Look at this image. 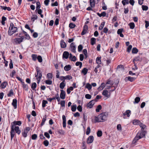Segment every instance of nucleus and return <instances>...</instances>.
<instances>
[{
    "label": "nucleus",
    "mask_w": 149,
    "mask_h": 149,
    "mask_svg": "<svg viewBox=\"0 0 149 149\" xmlns=\"http://www.w3.org/2000/svg\"><path fill=\"white\" fill-rule=\"evenodd\" d=\"M15 132L19 134V121H15L11 123L10 134L11 140L14 136Z\"/></svg>",
    "instance_id": "nucleus-1"
},
{
    "label": "nucleus",
    "mask_w": 149,
    "mask_h": 149,
    "mask_svg": "<svg viewBox=\"0 0 149 149\" xmlns=\"http://www.w3.org/2000/svg\"><path fill=\"white\" fill-rule=\"evenodd\" d=\"M108 115L107 112H104L100 114L97 117L95 116L94 117L95 122H103L106 121Z\"/></svg>",
    "instance_id": "nucleus-2"
},
{
    "label": "nucleus",
    "mask_w": 149,
    "mask_h": 149,
    "mask_svg": "<svg viewBox=\"0 0 149 149\" xmlns=\"http://www.w3.org/2000/svg\"><path fill=\"white\" fill-rule=\"evenodd\" d=\"M17 30V28L12 23L10 24V26L9 28L8 34L9 36H11L15 33Z\"/></svg>",
    "instance_id": "nucleus-3"
},
{
    "label": "nucleus",
    "mask_w": 149,
    "mask_h": 149,
    "mask_svg": "<svg viewBox=\"0 0 149 149\" xmlns=\"http://www.w3.org/2000/svg\"><path fill=\"white\" fill-rule=\"evenodd\" d=\"M145 136V134L143 132H141L140 133H138L137 134L136 136L134 137L132 143H134L136 142V141L139 139L144 137Z\"/></svg>",
    "instance_id": "nucleus-4"
},
{
    "label": "nucleus",
    "mask_w": 149,
    "mask_h": 149,
    "mask_svg": "<svg viewBox=\"0 0 149 149\" xmlns=\"http://www.w3.org/2000/svg\"><path fill=\"white\" fill-rule=\"evenodd\" d=\"M70 50L74 53H75L76 52V47L74 42L72 43L70 45Z\"/></svg>",
    "instance_id": "nucleus-5"
},
{
    "label": "nucleus",
    "mask_w": 149,
    "mask_h": 149,
    "mask_svg": "<svg viewBox=\"0 0 149 149\" xmlns=\"http://www.w3.org/2000/svg\"><path fill=\"white\" fill-rule=\"evenodd\" d=\"M36 71L37 74H36L35 77H39L40 78H41L42 76V72L40 70H39L38 67L36 68Z\"/></svg>",
    "instance_id": "nucleus-6"
},
{
    "label": "nucleus",
    "mask_w": 149,
    "mask_h": 149,
    "mask_svg": "<svg viewBox=\"0 0 149 149\" xmlns=\"http://www.w3.org/2000/svg\"><path fill=\"white\" fill-rule=\"evenodd\" d=\"M19 81H20L22 83V87L25 91H28V86L27 85L25 84H24V81H22V79L20 78L19 77Z\"/></svg>",
    "instance_id": "nucleus-7"
},
{
    "label": "nucleus",
    "mask_w": 149,
    "mask_h": 149,
    "mask_svg": "<svg viewBox=\"0 0 149 149\" xmlns=\"http://www.w3.org/2000/svg\"><path fill=\"white\" fill-rule=\"evenodd\" d=\"M136 79V78L135 77H133L130 76H128L126 77L125 78L124 80L126 82L128 81H129L132 82L134 81Z\"/></svg>",
    "instance_id": "nucleus-8"
},
{
    "label": "nucleus",
    "mask_w": 149,
    "mask_h": 149,
    "mask_svg": "<svg viewBox=\"0 0 149 149\" xmlns=\"http://www.w3.org/2000/svg\"><path fill=\"white\" fill-rule=\"evenodd\" d=\"M95 103V100H92L90 101L87 104V106L90 108H92Z\"/></svg>",
    "instance_id": "nucleus-9"
},
{
    "label": "nucleus",
    "mask_w": 149,
    "mask_h": 149,
    "mask_svg": "<svg viewBox=\"0 0 149 149\" xmlns=\"http://www.w3.org/2000/svg\"><path fill=\"white\" fill-rule=\"evenodd\" d=\"M101 70V66L100 65H97L96 67L94 69V71L96 74L97 72L99 73L100 72Z\"/></svg>",
    "instance_id": "nucleus-10"
},
{
    "label": "nucleus",
    "mask_w": 149,
    "mask_h": 149,
    "mask_svg": "<svg viewBox=\"0 0 149 149\" xmlns=\"http://www.w3.org/2000/svg\"><path fill=\"white\" fill-rule=\"evenodd\" d=\"M61 93L60 94V97L62 99H64L65 98V93L63 90H61Z\"/></svg>",
    "instance_id": "nucleus-11"
},
{
    "label": "nucleus",
    "mask_w": 149,
    "mask_h": 149,
    "mask_svg": "<svg viewBox=\"0 0 149 149\" xmlns=\"http://www.w3.org/2000/svg\"><path fill=\"white\" fill-rule=\"evenodd\" d=\"M60 45L61 48H65L67 46V44L63 40H61L60 41Z\"/></svg>",
    "instance_id": "nucleus-12"
},
{
    "label": "nucleus",
    "mask_w": 149,
    "mask_h": 149,
    "mask_svg": "<svg viewBox=\"0 0 149 149\" xmlns=\"http://www.w3.org/2000/svg\"><path fill=\"white\" fill-rule=\"evenodd\" d=\"M102 94L106 97H109L110 95V93L109 92H108V91L106 90H103Z\"/></svg>",
    "instance_id": "nucleus-13"
},
{
    "label": "nucleus",
    "mask_w": 149,
    "mask_h": 149,
    "mask_svg": "<svg viewBox=\"0 0 149 149\" xmlns=\"http://www.w3.org/2000/svg\"><path fill=\"white\" fill-rule=\"evenodd\" d=\"M94 140V138L93 136H89L87 139V143L88 144L91 143H92Z\"/></svg>",
    "instance_id": "nucleus-14"
},
{
    "label": "nucleus",
    "mask_w": 149,
    "mask_h": 149,
    "mask_svg": "<svg viewBox=\"0 0 149 149\" xmlns=\"http://www.w3.org/2000/svg\"><path fill=\"white\" fill-rule=\"evenodd\" d=\"M69 53L67 51H65L63 52V58H65L67 59L68 58L69 56Z\"/></svg>",
    "instance_id": "nucleus-15"
},
{
    "label": "nucleus",
    "mask_w": 149,
    "mask_h": 149,
    "mask_svg": "<svg viewBox=\"0 0 149 149\" xmlns=\"http://www.w3.org/2000/svg\"><path fill=\"white\" fill-rule=\"evenodd\" d=\"M88 29V26L86 25H85L84 26V29L81 33V35L82 36L84 35L86 33V31Z\"/></svg>",
    "instance_id": "nucleus-16"
},
{
    "label": "nucleus",
    "mask_w": 149,
    "mask_h": 149,
    "mask_svg": "<svg viewBox=\"0 0 149 149\" xmlns=\"http://www.w3.org/2000/svg\"><path fill=\"white\" fill-rule=\"evenodd\" d=\"M17 100L16 99H15L13 100L12 104L15 109H16L17 107Z\"/></svg>",
    "instance_id": "nucleus-17"
},
{
    "label": "nucleus",
    "mask_w": 149,
    "mask_h": 149,
    "mask_svg": "<svg viewBox=\"0 0 149 149\" xmlns=\"http://www.w3.org/2000/svg\"><path fill=\"white\" fill-rule=\"evenodd\" d=\"M62 119L63 127L64 128H65L66 127V117L65 115H63L62 116Z\"/></svg>",
    "instance_id": "nucleus-18"
},
{
    "label": "nucleus",
    "mask_w": 149,
    "mask_h": 149,
    "mask_svg": "<svg viewBox=\"0 0 149 149\" xmlns=\"http://www.w3.org/2000/svg\"><path fill=\"white\" fill-rule=\"evenodd\" d=\"M131 113V111L129 110H126L125 112L123 114L124 116L126 115L127 117H129Z\"/></svg>",
    "instance_id": "nucleus-19"
},
{
    "label": "nucleus",
    "mask_w": 149,
    "mask_h": 149,
    "mask_svg": "<svg viewBox=\"0 0 149 149\" xmlns=\"http://www.w3.org/2000/svg\"><path fill=\"white\" fill-rule=\"evenodd\" d=\"M71 68V66L70 65H65L64 67V70L65 71H68L70 70Z\"/></svg>",
    "instance_id": "nucleus-20"
},
{
    "label": "nucleus",
    "mask_w": 149,
    "mask_h": 149,
    "mask_svg": "<svg viewBox=\"0 0 149 149\" xmlns=\"http://www.w3.org/2000/svg\"><path fill=\"white\" fill-rule=\"evenodd\" d=\"M101 57H97L96 58V63L98 65H100L101 63Z\"/></svg>",
    "instance_id": "nucleus-21"
},
{
    "label": "nucleus",
    "mask_w": 149,
    "mask_h": 149,
    "mask_svg": "<svg viewBox=\"0 0 149 149\" xmlns=\"http://www.w3.org/2000/svg\"><path fill=\"white\" fill-rule=\"evenodd\" d=\"M14 95L13 91V89H11L9 91V93L7 94V96L8 97H11Z\"/></svg>",
    "instance_id": "nucleus-22"
},
{
    "label": "nucleus",
    "mask_w": 149,
    "mask_h": 149,
    "mask_svg": "<svg viewBox=\"0 0 149 149\" xmlns=\"http://www.w3.org/2000/svg\"><path fill=\"white\" fill-rule=\"evenodd\" d=\"M96 38H92L91 39V43L92 45H93L96 43Z\"/></svg>",
    "instance_id": "nucleus-23"
},
{
    "label": "nucleus",
    "mask_w": 149,
    "mask_h": 149,
    "mask_svg": "<svg viewBox=\"0 0 149 149\" xmlns=\"http://www.w3.org/2000/svg\"><path fill=\"white\" fill-rule=\"evenodd\" d=\"M141 122L138 120H134L133 121V123L134 125H139Z\"/></svg>",
    "instance_id": "nucleus-24"
},
{
    "label": "nucleus",
    "mask_w": 149,
    "mask_h": 149,
    "mask_svg": "<svg viewBox=\"0 0 149 149\" xmlns=\"http://www.w3.org/2000/svg\"><path fill=\"white\" fill-rule=\"evenodd\" d=\"M88 71V69L86 68H84L82 70L81 72L84 75H86Z\"/></svg>",
    "instance_id": "nucleus-25"
},
{
    "label": "nucleus",
    "mask_w": 149,
    "mask_h": 149,
    "mask_svg": "<svg viewBox=\"0 0 149 149\" xmlns=\"http://www.w3.org/2000/svg\"><path fill=\"white\" fill-rule=\"evenodd\" d=\"M138 52V50L136 47H134L132 50V53L133 54H136Z\"/></svg>",
    "instance_id": "nucleus-26"
},
{
    "label": "nucleus",
    "mask_w": 149,
    "mask_h": 149,
    "mask_svg": "<svg viewBox=\"0 0 149 149\" xmlns=\"http://www.w3.org/2000/svg\"><path fill=\"white\" fill-rule=\"evenodd\" d=\"M40 2H36V9L35 10L36 12H37V10L38 9H39L40 8Z\"/></svg>",
    "instance_id": "nucleus-27"
},
{
    "label": "nucleus",
    "mask_w": 149,
    "mask_h": 149,
    "mask_svg": "<svg viewBox=\"0 0 149 149\" xmlns=\"http://www.w3.org/2000/svg\"><path fill=\"white\" fill-rule=\"evenodd\" d=\"M130 27L131 29H133L135 27V24L134 22H130L129 24Z\"/></svg>",
    "instance_id": "nucleus-28"
},
{
    "label": "nucleus",
    "mask_w": 149,
    "mask_h": 149,
    "mask_svg": "<svg viewBox=\"0 0 149 149\" xmlns=\"http://www.w3.org/2000/svg\"><path fill=\"white\" fill-rule=\"evenodd\" d=\"M104 83H102L101 86L98 88L97 89L98 90H102L105 87L104 86Z\"/></svg>",
    "instance_id": "nucleus-29"
},
{
    "label": "nucleus",
    "mask_w": 149,
    "mask_h": 149,
    "mask_svg": "<svg viewBox=\"0 0 149 149\" xmlns=\"http://www.w3.org/2000/svg\"><path fill=\"white\" fill-rule=\"evenodd\" d=\"M77 109V106L76 104L72 105L71 106V110L73 112L76 111Z\"/></svg>",
    "instance_id": "nucleus-30"
},
{
    "label": "nucleus",
    "mask_w": 149,
    "mask_h": 149,
    "mask_svg": "<svg viewBox=\"0 0 149 149\" xmlns=\"http://www.w3.org/2000/svg\"><path fill=\"white\" fill-rule=\"evenodd\" d=\"M65 86V84L64 82H62L60 84V88L62 89L64 88Z\"/></svg>",
    "instance_id": "nucleus-31"
},
{
    "label": "nucleus",
    "mask_w": 149,
    "mask_h": 149,
    "mask_svg": "<svg viewBox=\"0 0 149 149\" xmlns=\"http://www.w3.org/2000/svg\"><path fill=\"white\" fill-rule=\"evenodd\" d=\"M37 86V84L36 83L33 82L32 83L31 88L33 90H34Z\"/></svg>",
    "instance_id": "nucleus-32"
},
{
    "label": "nucleus",
    "mask_w": 149,
    "mask_h": 149,
    "mask_svg": "<svg viewBox=\"0 0 149 149\" xmlns=\"http://www.w3.org/2000/svg\"><path fill=\"white\" fill-rule=\"evenodd\" d=\"M46 115L45 116H44L43 118L42 122L41 124V126H43L44 124L45 123L46 120Z\"/></svg>",
    "instance_id": "nucleus-33"
},
{
    "label": "nucleus",
    "mask_w": 149,
    "mask_h": 149,
    "mask_svg": "<svg viewBox=\"0 0 149 149\" xmlns=\"http://www.w3.org/2000/svg\"><path fill=\"white\" fill-rule=\"evenodd\" d=\"M86 88H87L88 90H91L92 88V86L89 83L86 84Z\"/></svg>",
    "instance_id": "nucleus-34"
},
{
    "label": "nucleus",
    "mask_w": 149,
    "mask_h": 149,
    "mask_svg": "<svg viewBox=\"0 0 149 149\" xmlns=\"http://www.w3.org/2000/svg\"><path fill=\"white\" fill-rule=\"evenodd\" d=\"M102 108V106L100 105H99L97 107L95 111L97 112H99L100 110Z\"/></svg>",
    "instance_id": "nucleus-35"
},
{
    "label": "nucleus",
    "mask_w": 149,
    "mask_h": 149,
    "mask_svg": "<svg viewBox=\"0 0 149 149\" xmlns=\"http://www.w3.org/2000/svg\"><path fill=\"white\" fill-rule=\"evenodd\" d=\"M45 82L46 84L49 85H52V81L50 79L46 80Z\"/></svg>",
    "instance_id": "nucleus-36"
},
{
    "label": "nucleus",
    "mask_w": 149,
    "mask_h": 149,
    "mask_svg": "<svg viewBox=\"0 0 149 149\" xmlns=\"http://www.w3.org/2000/svg\"><path fill=\"white\" fill-rule=\"evenodd\" d=\"M122 3L123 6L126 4H128L129 3V0H123Z\"/></svg>",
    "instance_id": "nucleus-37"
},
{
    "label": "nucleus",
    "mask_w": 149,
    "mask_h": 149,
    "mask_svg": "<svg viewBox=\"0 0 149 149\" xmlns=\"http://www.w3.org/2000/svg\"><path fill=\"white\" fill-rule=\"evenodd\" d=\"M104 24H105V22H102L101 23V24L100 25V27H99V28H98L99 30H102L103 29V28L104 26Z\"/></svg>",
    "instance_id": "nucleus-38"
},
{
    "label": "nucleus",
    "mask_w": 149,
    "mask_h": 149,
    "mask_svg": "<svg viewBox=\"0 0 149 149\" xmlns=\"http://www.w3.org/2000/svg\"><path fill=\"white\" fill-rule=\"evenodd\" d=\"M140 98L139 97H136L134 100V103H138L140 101Z\"/></svg>",
    "instance_id": "nucleus-39"
},
{
    "label": "nucleus",
    "mask_w": 149,
    "mask_h": 149,
    "mask_svg": "<svg viewBox=\"0 0 149 149\" xmlns=\"http://www.w3.org/2000/svg\"><path fill=\"white\" fill-rule=\"evenodd\" d=\"M7 84V82H4L1 84V88H5L6 87Z\"/></svg>",
    "instance_id": "nucleus-40"
},
{
    "label": "nucleus",
    "mask_w": 149,
    "mask_h": 149,
    "mask_svg": "<svg viewBox=\"0 0 149 149\" xmlns=\"http://www.w3.org/2000/svg\"><path fill=\"white\" fill-rule=\"evenodd\" d=\"M6 18L4 17L3 16L2 17V20H1V24L2 25H4L5 24V21L6 20Z\"/></svg>",
    "instance_id": "nucleus-41"
},
{
    "label": "nucleus",
    "mask_w": 149,
    "mask_h": 149,
    "mask_svg": "<svg viewBox=\"0 0 149 149\" xmlns=\"http://www.w3.org/2000/svg\"><path fill=\"white\" fill-rule=\"evenodd\" d=\"M69 26L71 29H73L76 26V25L74 24L71 23L69 24Z\"/></svg>",
    "instance_id": "nucleus-42"
},
{
    "label": "nucleus",
    "mask_w": 149,
    "mask_h": 149,
    "mask_svg": "<svg viewBox=\"0 0 149 149\" xmlns=\"http://www.w3.org/2000/svg\"><path fill=\"white\" fill-rule=\"evenodd\" d=\"M47 76L48 79L50 80H51L52 78V74L51 73H48L47 74Z\"/></svg>",
    "instance_id": "nucleus-43"
},
{
    "label": "nucleus",
    "mask_w": 149,
    "mask_h": 149,
    "mask_svg": "<svg viewBox=\"0 0 149 149\" xmlns=\"http://www.w3.org/2000/svg\"><path fill=\"white\" fill-rule=\"evenodd\" d=\"M48 103V102L47 100H43L42 101V107H45L46 106V104Z\"/></svg>",
    "instance_id": "nucleus-44"
},
{
    "label": "nucleus",
    "mask_w": 149,
    "mask_h": 149,
    "mask_svg": "<svg viewBox=\"0 0 149 149\" xmlns=\"http://www.w3.org/2000/svg\"><path fill=\"white\" fill-rule=\"evenodd\" d=\"M134 60L137 61H141L142 60V59L141 58H140L139 56H138L137 57H136L135 58V59Z\"/></svg>",
    "instance_id": "nucleus-45"
},
{
    "label": "nucleus",
    "mask_w": 149,
    "mask_h": 149,
    "mask_svg": "<svg viewBox=\"0 0 149 149\" xmlns=\"http://www.w3.org/2000/svg\"><path fill=\"white\" fill-rule=\"evenodd\" d=\"M106 84H110L111 86H112L113 84V82L111 80H108L106 83Z\"/></svg>",
    "instance_id": "nucleus-46"
},
{
    "label": "nucleus",
    "mask_w": 149,
    "mask_h": 149,
    "mask_svg": "<svg viewBox=\"0 0 149 149\" xmlns=\"http://www.w3.org/2000/svg\"><path fill=\"white\" fill-rule=\"evenodd\" d=\"M75 65L77 66L79 65V68H81L82 66V62H81L77 61L75 63Z\"/></svg>",
    "instance_id": "nucleus-47"
},
{
    "label": "nucleus",
    "mask_w": 149,
    "mask_h": 149,
    "mask_svg": "<svg viewBox=\"0 0 149 149\" xmlns=\"http://www.w3.org/2000/svg\"><path fill=\"white\" fill-rule=\"evenodd\" d=\"M13 43L14 44H18L19 43V38H16L13 40Z\"/></svg>",
    "instance_id": "nucleus-48"
},
{
    "label": "nucleus",
    "mask_w": 149,
    "mask_h": 149,
    "mask_svg": "<svg viewBox=\"0 0 149 149\" xmlns=\"http://www.w3.org/2000/svg\"><path fill=\"white\" fill-rule=\"evenodd\" d=\"M90 6L92 7H94L95 6V3L94 0H90Z\"/></svg>",
    "instance_id": "nucleus-49"
},
{
    "label": "nucleus",
    "mask_w": 149,
    "mask_h": 149,
    "mask_svg": "<svg viewBox=\"0 0 149 149\" xmlns=\"http://www.w3.org/2000/svg\"><path fill=\"white\" fill-rule=\"evenodd\" d=\"M102 132L101 130H98L97 133V135L98 137H100L102 135Z\"/></svg>",
    "instance_id": "nucleus-50"
},
{
    "label": "nucleus",
    "mask_w": 149,
    "mask_h": 149,
    "mask_svg": "<svg viewBox=\"0 0 149 149\" xmlns=\"http://www.w3.org/2000/svg\"><path fill=\"white\" fill-rule=\"evenodd\" d=\"M38 60V61L40 63H41L42 61V57L41 56L39 55L37 57V58Z\"/></svg>",
    "instance_id": "nucleus-51"
},
{
    "label": "nucleus",
    "mask_w": 149,
    "mask_h": 149,
    "mask_svg": "<svg viewBox=\"0 0 149 149\" xmlns=\"http://www.w3.org/2000/svg\"><path fill=\"white\" fill-rule=\"evenodd\" d=\"M28 131H25L24 130V131L22 133V135L24 137H26L27 136Z\"/></svg>",
    "instance_id": "nucleus-52"
},
{
    "label": "nucleus",
    "mask_w": 149,
    "mask_h": 149,
    "mask_svg": "<svg viewBox=\"0 0 149 149\" xmlns=\"http://www.w3.org/2000/svg\"><path fill=\"white\" fill-rule=\"evenodd\" d=\"M142 8L143 10L146 11L148 9V7L146 6L142 5Z\"/></svg>",
    "instance_id": "nucleus-53"
},
{
    "label": "nucleus",
    "mask_w": 149,
    "mask_h": 149,
    "mask_svg": "<svg viewBox=\"0 0 149 149\" xmlns=\"http://www.w3.org/2000/svg\"><path fill=\"white\" fill-rule=\"evenodd\" d=\"M139 125L140 127L141 128V129L143 130L146 127V126L145 125L142 123H140V124H139Z\"/></svg>",
    "instance_id": "nucleus-54"
},
{
    "label": "nucleus",
    "mask_w": 149,
    "mask_h": 149,
    "mask_svg": "<svg viewBox=\"0 0 149 149\" xmlns=\"http://www.w3.org/2000/svg\"><path fill=\"white\" fill-rule=\"evenodd\" d=\"M65 79L70 80L72 79V77L70 75H68L65 77Z\"/></svg>",
    "instance_id": "nucleus-55"
},
{
    "label": "nucleus",
    "mask_w": 149,
    "mask_h": 149,
    "mask_svg": "<svg viewBox=\"0 0 149 149\" xmlns=\"http://www.w3.org/2000/svg\"><path fill=\"white\" fill-rule=\"evenodd\" d=\"M83 48V47L81 45H80L78 47V51L80 52L81 51Z\"/></svg>",
    "instance_id": "nucleus-56"
},
{
    "label": "nucleus",
    "mask_w": 149,
    "mask_h": 149,
    "mask_svg": "<svg viewBox=\"0 0 149 149\" xmlns=\"http://www.w3.org/2000/svg\"><path fill=\"white\" fill-rule=\"evenodd\" d=\"M58 132L60 134L64 135L65 133L64 131L62 129H60L58 130Z\"/></svg>",
    "instance_id": "nucleus-57"
},
{
    "label": "nucleus",
    "mask_w": 149,
    "mask_h": 149,
    "mask_svg": "<svg viewBox=\"0 0 149 149\" xmlns=\"http://www.w3.org/2000/svg\"><path fill=\"white\" fill-rule=\"evenodd\" d=\"M132 46L131 45H129L127 49V51L128 52L130 53L131 51V50L132 48Z\"/></svg>",
    "instance_id": "nucleus-58"
},
{
    "label": "nucleus",
    "mask_w": 149,
    "mask_h": 149,
    "mask_svg": "<svg viewBox=\"0 0 149 149\" xmlns=\"http://www.w3.org/2000/svg\"><path fill=\"white\" fill-rule=\"evenodd\" d=\"M32 60L34 61H36L37 58V55L35 54H33L32 55Z\"/></svg>",
    "instance_id": "nucleus-59"
},
{
    "label": "nucleus",
    "mask_w": 149,
    "mask_h": 149,
    "mask_svg": "<svg viewBox=\"0 0 149 149\" xmlns=\"http://www.w3.org/2000/svg\"><path fill=\"white\" fill-rule=\"evenodd\" d=\"M33 17L31 18V20L34 22L35 20L37 19L38 18V16L36 15H33Z\"/></svg>",
    "instance_id": "nucleus-60"
},
{
    "label": "nucleus",
    "mask_w": 149,
    "mask_h": 149,
    "mask_svg": "<svg viewBox=\"0 0 149 149\" xmlns=\"http://www.w3.org/2000/svg\"><path fill=\"white\" fill-rule=\"evenodd\" d=\"M91 132V129L89 127H87L86 130V134L87 135H88Z\"/></svg>",
    "instance_id": "nucleus-61"
},
{
    "label": "nucleus",
    "mask_w": 149,
    "mask_h": 149,
    "mask_svg": "<svg viewBox=\"0 0 149 149\" xmlns=\"http://www.w3.org/2000/svg\"><path fill=\"white\" fill-rule=\"evenodd\" d=\"M37 137V136L36 134H33L31 136V139L32 140H36Z\"/></svg>",
    "instance_id": "nucleus-62"
},
{
    "label": "nucleus",
    "mask_w": 149,
    "mask_h": 149,
    "mask_svg": "<svg viewBox=\"0 0 149 149\" xmlns=\"http://www.w3.org/2000/svg\"><path fill=\"white\" fill-rule=\"evenodd\" d=\"M43 144L45 146H48L49 142L47 140H45L43 142Z\"/></svg>",
    "instance_id": "nucleus-63"
},
{
    "label": "nucleus",
    "mask_w": 149,
    "mask_h": 149,
    "mask_svg": "<svg viewBox=\"0 0 149 149\" xmlns=\"http://www.w3.org/2000/svg\"><path fill=\"white\" fill-rule=\"evenodd\" d=\"M85 98L87 99H90L91 97V96L89 94H86L85 95Z\"/></svg>",
    "instance_id": "nucleus-64"
}]
</instances>
